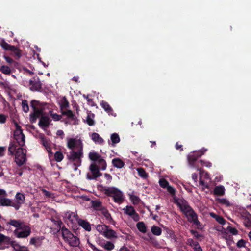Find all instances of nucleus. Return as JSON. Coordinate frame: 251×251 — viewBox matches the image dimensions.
<instances>
[{
    "instance_id": "nucleus-1",
    "label": "nucleus",
    "mask_w": 251,
    "mask_h": 251,
    "mask_svg": "<svg viewBox=\"0 0 251 251\" xmlns=\"http://www.w3.org/2000/svg\"><path fill=\"white\" fill-rule=\"evenodd\" d=\"M7 225L16 227L13 233L18 238H26L31 233L29 225L21 220L10 219Z\"/></svg>"
},
{
    "instance_id": "nucleus-2",
    "label": "nucleus",
    "mask_w": 251,
    "mask_h": 251,
    "mask_svg": "<svg viewBox=\"0 0 251 251\" xmlns=\"http://www.w3.org/2000/svg\"><path fill=\"white\" fill-rule=\"evenodd\" d=\"M17 145L15 141L10 143L8 147V152L10 155H15V161L18 166H21L25 163L26 161V150L20 147L17 148Z\"/></svg>"
},
{
    "instance_id": "nucleus-3",
    "label": "nucleus",
    "mask_w": 251,
    "mask_h": 251,
    "mask_svg": "<svg viewBox=\"0 0 251 251\" xmlns=\"http://www.w3.org/2000/svg\"><path fill=\"white\" fill-rule=\"evenodd\" d=\"M78 150L76 151H72L69 154L67 155L68 160L73 162L75 167L80 166L81 164L82 158L83 157V144L81 141H79Z\"/></svg>"
},
{
    "instance_id": "nucleus-4",
    "label": "nucleus",
    "mask_w": 251,
    "mask_h": 251,
    "mask_svg": "<svg viewBox=\"0 0 251 251\" xmlns=\"http://www.w3.org/2000/svg\"><path fill=\"white\" fill-rule=\"evenodd\" d=\"M103 192L107 196L112 197L115 203L120 204L124 201L123 193L117 188L114 187L104 188Z\"/></svg>"
},
{
    "instance_id": "nucleus-5",
    "label": "nucleus",
    "mask_w": 251,
    "mask_h": 251,
    "mask_svg": "<svg viewBox=\"0 0 251 251\" xmlns=\"http://www.w3.org/2000/svg\"><path fill=\"white\" fill-rule=\"evenodd\" d=\"M64 241L67 243L70 246L73 247H78L80 244L79 239L75 236L72 233L64 227Z\"/></svg>"
},
{
    "instance_id": "nucleus-6",
    "label": "nucleus",
    "mask_w": 251,
    "mask_h": 251,
    "mask_svg": "<svg viewBox=\"0 0 251 251\" xmlns=\"http://www.w3.org/2000/svg\"><path fill=\"white\" fill-rule=\"evenodd\" d=\"M90 160L98 164V166L102 170H105L107 167L106 161L101 155L95 151L90 152L88 154Z\"/></svg>"
},
{
    "instance_id": "nucleus-7",
    "label": "nucleus",
    "mask_w": 251,
    "mask_h": 251,
    "mask_svg": "<svg viewBox=\"0 0 251 251\" xmlns=\"http://www.w3.org/2000/svg\"><path fill=\"white\" fill-rule=\"evenodd\" d=\"M64 123L67 125H76L78 124V120L75 114L71 110H64Z\"/></svg>"
},
{
    "instance_id": "nucleus-8",
    "label": "nucleus",
    "mask_w": 251,
    "mask_h": 251,
    "mask_svg": "<svg viewBox=\"0 0 251 251\" xmlns=\"http://www.w3.org/2000/svg\"><path fill=\"white\" fill-rule=\"evenodd\" d=\"M38 101L33 100L31 102V106L32 107L34 112L30 114V121L34 123L35 122L37 118L41 117L43 115V110L41 109L38 108L37 106L38 105Z\"/></svg>"
},
{
    "instance_id": "nucleus-9",
    "label": "nucleus",
    "mask_w": 251,
    "mask_h": 251,
    "mask_svg": "<svg viewBox=\"0 0 251 251\" xmlns=\"http://www.w3.org/2000/svg\"><path fill=\"white\" fill-rule=\"evenodd\" d=\"M100 169L96 163L91 164L89 166V170L91 174L88 173L86 176L87 178L89 180H94L100 176L102 175V173L100 172Z\"/></svg>"
},
{
    "instance_id": "nucleus-10",
    "label": "nucleus",
    "mask_w": 251,
    "mask_h": 251,
    "mask_svg": "<svg viewBox=\"0 0 251 251\" xmlns=\"http://www.w3.org/2000/svg\"><path fill=\"white\" fill-rule=\"evenodd\" d=\"M184 215L187 218V221L189 222L196 226L198 229L200 228L199 226H201V223L198 220V214L195 212L193 209L187 211Z\"/></svg>"
},
{
    "instance_id": "nucleus-11",
    "label": "nucleus",
    "mask_w": 251,
    "mask_h": 251,
    "mask_svg": "<svg viewBox=\"0 0 251 251\" xmlns=\"http://www.w3.org/2000/svg\"><path fill=\"white\" fill-rule=\"evenodd\" d=\"M207 151V149H201V150L195 151L188 155L187 159L189 163L191 166H194L195 162L197 159L201 156Z\"/></svg>"
},
{
    "instance_id": "nucleus-12",
    "label": "nucleus",
    "mask_w": 251,
    "mask_h": 251,
    "mask_svg": "<svg viewBox=\"0 0 251 251\" xmlns=\"http://www.w3.org/2000/svg\"><path fill=\"white\" fill-rule=\"evenodd\" d=\"M39 139L40 140L41 144L45 147L49 153V156L50 157L53 153L51 151L50 148L51 141L47 138L44 134L41 133L39 135Z\"/></svg>"
},
{
    "instance_id": "nucleus-13",
    "label": "nucleus",
    "mask_w": 251,
    "mask_h": 251,
    "mask_svg": "<svg viewBox=\"0 0 251 251\" xmlns=\"http://www.w3.org/2000/svg\"><path fill=\"white\" fill-rule=\"evenodd\" d=\"M174 202L180 208L181 211L184 214H186L187 211L193 209L189 205L188 202L184 199L179 201L177 199L174 198Z\"/></svg>"
},
{
    "instance_id": "nucleus-14",
    "label": "nucleus",
    "mask_w": 251,
    "mask_h": 251,
    "mask_svg": "<svg viewBox=\"0 0 251 251\" xmlns=\"http://www.w3.org/2000/svg\"><path fill=\"white\" fill-rule=\"evenodd\" d=\"M30 89L33 91H41L42 83L40 78L38 76H35L32 78L29 81Z\"/></svg>"
},
{
    "instance_id": "nucleus-15",
    "label": "nucleus",
    "mask_w": 251,
    "mask_h": 251,
    "mask_svg": "<svg viewBox=\"0 0 251 251\" xmlns=\"http://www.w3.org/2000/svg\"><path fill=\"white\" fill-rule=\"evenodd\" d=\"M78 220L77 215L73 212H67L64 215V222L68 225L70 222L73 225L76 222H77Z\"/></svg>"
},
{
    "instance_id": "nucleus-16",
    "label": "nucleus",
    "mask_w": 251,
    "mask_h": 251,
    "mask_svg": "<svg viewBox=\"0 0 251 251\" xmlns=\"http://www.w3.org/2000/svg\"><path fill=\"white\" fill-rule=\"evenodd\" d=\"M123 210L126 214L131 216L135 221H138L139 220V214L136 212L132 206L127 205Z\"/></svg>"
},
{
    "instance_id": "nucleus-17",
    "label": "nucleus",
    "mask_w": 251,
    "mask_h": 251,
    "mask_svg": "<svg viewBox=\"0 0 251 251\" xmlns=\"http://www.w3.org/2000/svg\"><path fill=\"white\" fill-rule=\"evenodd\" d=\"M15 125L16 126V130L14 132V137H16L18 136L21 137V144H25V135L23 133V131L21 129V127L18 125L17 122L15 123Z\"/></svg>"
},
{
    "instance_id": "nucleus-18",
    "label": "nucleus",
    "mask_w": 251,
    "mask_h": 251,
    "mask_svg": "<svg viewBox=\"0 0 251 251\" xmlns=\"http://www.w3.org/2000/svg\"><path fill=\"white\" fill-rule=\"evenodd\" d=\"M50 122V118L47 116L42 115L39 122V126L42 129H46L49 127Z\"/></svg>"
},
{
    "instance_id": "nucleus-19",
    "label": "nucleus",
    "mask_w": 251,
    "mask_h": 251,
    "mask_svg": "<svg viewBox=\"0 0 251 251\" xmlns=\"http://www.w3.org/2000/svg\"><path fill=\"white\" fill-rule=\"evenodd\" d=\"M100 105L109 115L116 116V114L114 113L112 108L107 102L102 100Z\"/></svg>"
},
{
    "instance_id": "nucleus-20",
    "label": "nucleus",
    "mask_w": 251,
    "mask_h": 251,
    "mask_svg": "<svg viewBox=\"0 0 251 251\" xmlns=\"http://www.w3.org/2000/svg\"><path fill=\"white\" fill-rule=\"evenodd\" d=\"M186 244L191 247H193L194 251H202V249L200 246L199 243L194 241L191 238H189L187 240Z\"/></svg>"
},
{
    "instance_id": "nucleus-21",
    "label": "nucleus",
    "mask_w": 251,
    "mask_h": 251,
    "mask_svg": "<svg viewBox=\"0 0 251 251\" xmlns=\"http://www.w3.org/2000/svg\"><path fill=\"white\" fill-rule=\"evenodd\" d=\"M44 239V236H36L31 238L29 242L30 244L35 247H40L42 244L43 240Z\"/></svg>"
},
{
    "instance_id": "nucleus-22",
    "label": "nucleus",
    "mask_w": 251,
    "mask_h": 251,
    "mask_svg": "<svg viewBox=\"0 0 251 251\" xmlns=\"http://www.w3.org/2000/svg\"><path fill=\"white\" fill-rule=\"evenodd\" d=\"M79 141H81L80 140H77L75 138H68L67 146L71 150L74 149L76 146L78 148Z\"/></svg>"
},
{
    "instance_id": "nucleus-23",
    "label": "nucleus",
    "mask_w": 251,
    "mask_h": 251,
    "mask_svg": "<svg viewBox=\"0 0 251 251\" xmlns=\"http://www.w3.org/2000/svg\"><path fill=\"white\" fill-rule=\"evenodd\" d=\"M77 223L85 230L87 231H90L91 230V225L87 221L81 219H79Z\"/></svg>"
},
{
    "instance_id": "nucleus-24",
    "label": "nucleus",
    "mask_w": 251,
    "mask_h": 251,
    "mask_svg": "<svg viewBox=\"0 0 251 251\" xmlns=\"http://www.w3.org/2000/svg\"><path fill=\"white\" fill-rule=\"evenodd\" d=\"M103 236L107 239L117 238L118 237L116 232L113 229H109L108 227Z\"/></svg>"
},
{
    "instance_id": "nucleus-25",
    "label": "nucleus",
    "mask_w": 251,
    "mask_h": 251,
    "mask_svg": "<svg viewBox=\"0 0 251 251\" xmlns=\"http://www.w3.org/2000/svg\"><path fill=\"white\" fill-rule=\"evenodd\" d=\"M225 189L222 185L216 186L213 190V194L216 196H222L225 194Z\"/></svg>"
},
{
    "instance_id": "nucleus-26",
    "label": "nucleus",
    "mask_w": 251,
    "mask_h": 251,
    "mask_svg": "<svg viewBox=\"0 0 251 251\" xmlns=\"http://www.w3.org/2000/svg\"><path fill=\"white\" fill-rule=\"evenodd\" d=\"M112 163L113 165L117 168H122L125 165L124 162L119 158H115L112 159Z\"/></svg>"
},
{
    "instance_id": "nucleus-27",
    "label": "nucleus",
    "mask_w": 251,
    "mask_h": 251,
    "mask_svg": "<svg viewBox=\"0 0 251 251\" xmlns=\"http://www.w3.org/2000/svg\"><path fill=\"white\" fill-rule=\"evenodd\" d=\"M91 139L95 143L101 144L103 143V139L97 133H93L91 134Z\"/></svg>"
},
{
    "instance_id": "nucleus-28",
    "label": "nucleus",
    "mask_w": 251,
    "mask_h": 251,
    "mask_svg": "<svg viewBox=\"0 0 251 251\" xmlns=\"http://www.w3.org/2000/svg\"><path fill=\"white\" fill-rule=\"evenodd\" d=\"M136 227L138 230L142 233H145L147 232V226L143 222H139L136 224Z\"/></svg>"
},
{
    "instance_id": "nucleus-29",
    "label": "nucleus",
    "mask_w": 251,
    "mask_h": 251,
    "mask_svg": "<svg viewBox=\"0 0 251 251\" xmlns=\"http://www.w3.org/2000/svg\"><path fill=\"white\" fill-rule=\"evenodd\" d=\"M10 51L12 52L13 55L17 59H19L22 56L21 50L16 46H14V49H12Z\"/></svg>"
},
{
    "instance_id": "nucleus-30",
    "label": "nucleus",
    "mask_w": 251,
    "mask_h": 251,
    "mask_svg": "<svg viewBox=\"0 0 251 251\" xmlns=\"http://www.w3.org/2000/svg\"><path fill=\"white\" fill-rule=\"evenodd\" d=\"M211 216L214 218L219 224L224 225L226 223V220L221 216L216 215L213 213L210 214Z\"/></svg>"
},
{
    "instance_id": "nucleus-31",
    "label": "nucleus",
    "mask_w": 251,
    "mask_h": 251,
    "mask_svg": "<svg viewBox=\"0 0 251 251\" xmlns=\"http://www.w3.org/2000/svg\"><path fill=\"white\" fill-rule=\"evenodd\" d=\"M110 138L112 141V146L113 147L115 146V144L119 143L120 141L119 135L116 133L112 134Z\"/></svg>"
},
{
    "instance_id": "nucleus-32",
    "label": "nucleus",
    "mask_w": 251,
    "mask_h": 251,
    "mask_svg": "<svg viewBox=\"0 0 251 251\" xmlns=\"http://www.w3.org/2000/svg\"><path fill=\"white\" fill-rule=\"evenodd\" d=\"M0 46L3 49L6 50H11L12 49H14V46L8 44L4 40L0 42Z\"/></svg>"
},
{
    "instance_id": "nucleus-33",
    "label": "nucleus",
    "mask_w": 251,
    "mask_h": 251,
    "mask_svg": "<svg viewBox=\"0 0 251 251\" xmlns=\"http://www.w3.org/2000/svg\"><path fill=\"white\" fill-rule=\"evenodd\" d=\"M151 231L153 235L156 236H159L162 233L161 228L156 226H153L151 227Z\"/></svg>"
},
{
    "instance_id": "nucleus-34",
    "label": "nucleus",
    "mask_w": 251,
    "mask_h": 251,
    "mask_svg": "<svg viewBox=\"0 0 251 251\" xmlns=\"http://www.w3.org/2000/svg\"><path fill=\"white\" fill-rule=\"evenodd\" d=\"M15 198L17 202L19 203H24L25 201V195L23 193L18 192L15 196Z\"/></svg>"
},
{
    "instance_id": "nucleus-35",
    "label": "nucleus",
    "mask_w": 251,
    "mask_h": 251,
    "mask_svg": "<svg viewBox=\"0 0 251 251\" xmlns=\"http://www.w3.org/2000/svg\"><path fill=\"white\" fill-rule=\"evenodd\" d=\"M108 227V226L105 225H99L97 226L96 229L98 232L103 235Z\"/></svg>"
},
{
    "instance_id": "nucleus-36",
    "label": "nucleus",
    "mask_w": 251,
    "mask_h": 251,
    "mask_svg": "<svg viewBox=\"0 0 251 251\" xmlns=\"http://www.w3.org/2000/svg\"><path fill=\"white\" fill-rule=\"evenodd\" d=\"M137 171L138 175L144 179H146L148 177V174L145 171V170L142 167L138 168Z\"/></svg>"
},
{
    "instance_id": "nucleus-37",
    "label": "nucleus",
    "mask_w": 251,
    "mask_h": 251,
    "mask_svg": "<svg viewBox=\"0 0 251 251\" xmlns=\"http://www.w3.org/2000/svg\"><path fill=\"white\" fill-rule=\"evenodd\" d=\"M11 200L5 198H0V204L3 206H8L11 205Z\"/></svg>"
},
{
    "instance_id": "nucleus-38",
    "label": "nucleus",
    "mask_w": 251,
    "mask_h": 251,
    "mask_svg": "<svg viewBox=\"0 0 251 251\" xmlns=\"http://www.w3.org/2000/svg\"><path fill=\"white\" fill-rule=\"evenodd\" d=\"M101 213L103 215L106 220L109 221L113 220L111 214L106 208L105 207L102 208L101 210Z\"/></svg>"
},
{
    "instance_id": "nucleus-39",
    "label": "nucleus",
    "mask_w": 251,
    "mask_h": 251,
    "mask_svg": "<svg viewBox=\"0 0 251 251\" xmlns=\"http://www.w3.org/2000/svg\"><path fill=\"white\" fill-rule=\"evenodd\" d=\"M92 206L95 210L100 211L104 207L102 206L101 202L97 201H92Z\"/></svg>"
},
{
    "instance_id": "nucleus-40",
    "label": "nucleus",
    "mask_w": 251,
    "mask_h": 251,
    "mask_svg": "<svg viewBox=\"0 0 251 251\" xmlns=\"http://www.w3.org/2000/svg\"><path fill=\"white\" fill-rule=\"evenodd\" d=\"M103 247L106 250L111 251L114 248V245L113 243L110 241H106L104 243Z\"/></svg>"
},
{
    "instance_id": "nucleus-41",
    "label": "nucleus",
    "mask_w": 251,
    "mask_h": 251,
    "mask_svg": "<svg viewBox=\"0 0 251 251\" xmlns=\"http://www.w3.org/2000/svg\"><path fill=\"white\" fill-rule=\"evenodd\" d=\"M0 71L4 74L10 75L11 73V69L8 66L2 65L0 69Z\"/></svg>"
},
{
    "instance_id": "nucleus-42",
    "label": "nucleus",
    "mask_w": 251,
    "mask_h": 251,
    "mask_svg": "<svg viewBox=\"0 0 251 251\" xmlns=\"http://www.w3.org/2000/svg\"><path fill=\"white\" fill-rule=\"evenodd\" d=\"M130 200L132 201L133 204H138L140 201L139 198L134 195H131L130 196Z\"/></svg>"
},
{
    "instance_id": "nucleus-43",
    "label": "nucleus",
    "mask_w": 251,
    "mask_h": 251,
    "mask_svg": "<svg viewBox=\"0 0 251 251\" xmlns=\"http://www.w3.org/2000/svg\"><path fill=\"white\" fill-rule=\"evenodd\" d=\"M54 159L57 162H60L63 159V154L60 151H57L54 153Z\"/></svg>"
},
{
    "instance_id": "nucleus-44",
    "label": "nucleus",
    "mask_w": 251,
    "mask_h": 251,
    "mask_svg": "<svg viewBox=\"0 0 251 251\" xmlns=\"http://www.w3.org/2000/svg\"><path fill=\"white\" fill-rule=\"evenodd\" d=\"M159 183L160 186L163 188H166L169 185L168 181L164 178L160 179Z\"/></svg>"
},
{
    "instance_id": "nucleus-45",
    "label": "nucleus",
    "mask_w": 251,
    "mask_h": 251,
    "mask_svg": "<svg viewBox=\"0 0 251 251\" xmlns=\"http://www.w3.org/2000/svg\"><path fill=\"white\" fill-rule=\"evenodd\" d=\"M23 110L26 113L29 111V107L27 100H24L22 102Z\"/></svg>"
},
{
    "instance_id": "nucleus-46",
    "label": "nucleus",
    "mask_w": 251,
    "mask_h": 251,
    "mask_svg": "<svg viewBox=\"0 0 251 251\" xmlns=\"http://www.w3.org/2000/svg\"><path fill=\"white\" fill-rule=\"evenodd\" d=\"M201 175L202 173L200 172L199 184L200 185H202V186H203V187L202 188V190H204L205 188H208V184L206 183H205L204 180H202Z\"/></svg>"
},
{
    "instance_id": "nucleus-47",
    "label": "nucleus",
    "mask_w": 251,
    "mask_h": 251,
    "mask_svg": "<svg viewBox=\"0 0 251 251\" xmlns=\"http://www.w3.org/2000/svg\"><path fill=\"white\" fill-rule=\"evenodd\" d=\"M227 230L232 235H235L238 234V230L235 227H232L230 226H228L227 227Z\"/></svg>"
},
{
    "instance_id": "nucleus-48",
    "label": "nucleus",
    "mask_w": 251,
    "mask_h": 251,
    "mask_svg": "<svg viewBox=\"0 0 251 251\" xmlns=\"http://www.w3.org/2000/svg\"><path fill=\"white\" fill-rule=\"evenodd\" d=\"M11 245L16 251H23L22 250H21V246L18 244H17L15 241H12L11 243Z\"/></svg>"
},
{
    "instance_id": "nucleus-49",
    "label": "nucleus",
    "mask_w": 251,
    "mask_h": 251,
    "mask_svg": "<svg viewBox=\"0 0 251 251\" xmlns=\"http://www.w3.org/2000/svg\"><path fill=\"white\" fill-rule=\"evenodd\" d=\"M246 241L244 239H240L239 240L237 244L236 245L237 247L240 248L242 247H245L246 246Z\"/></svg>"
},
{
    "instance_id": "nucleus-50",
    "label": "nucleus",
    "mask_w": 251,
    "mask_h": 251,
    "mask_svg": "<svg viewBox=\"0 0 251 251\" xmlns=\"http://www.w3.org/2000/svg\"><path fill=\"white\" fill-rule=\"evenodd\" d=\"M86 122L90 126H92L95 124L94 120L91 118L90 115H88L86 118Z\"/></svg>"
},
{
    "instance_id": "nucleus-51",
    "label": "nucleus",
    "mask_w": 251,
    "mask_h": 251,
    "mask_svg": "<svg viewBox=\"0 0 251 251\" xmlns=\"http://www.w3.org/2000/svg\"><path fill=\"white\" fill-rule=\"evenodd\" d=\"M166 189H167L168 192H169L172 196L175 195L176 191V189L174 187L169 185L166 188Z\"/></svg>"
},
{
    "instance_id": "nucleus-52",
    "label": "nucleus",
    "mask_w": 251,
    "mask_h": 251,
    "mask_svg": "<svg viewBox=\"0 0 251 251\" xmlns=\"http://www.w3.org/2000/svg\"><path fill=\"white\" fill-rule=\"evenodd\" d=\"M21 203H19V202L17 201L16 203L12 202V201H11V205H10V206L14 207L15 210H18L19 209L21 206Z\"/></svg>"
},
{
    "instance_id": "nucleus-53",
    "label": "nucleus",
    "mask_w": 251,
    "mask_h": 251,
    "mask_svg": "<svg viewBox=\"0 0 251 251\" xmlns=\"http://www.w3.org/2000/svg\"><path fill=\"white\" fill-rule=\"evenodd\" d=\"M41 191L42 192V193L47 197L50 198L51 196V193L49 191L46 190L44 189H42Z\"/></svg>"
},
{
    "instance_id": "nucleus-54",
    "label": "nucleus",
    "mask_w": 251,
    "mask_h": 251,
    "mask_svg": "<svg viewBox=\"0 0 251 251\" xmlns=\"http://www.w3.org/2000/svg\"><path fill=\"white\" fill-rule=\"evenodd\" d=\"M7 117L2 114H0V123L4 124L6 121Z\"/></svg>"
},
{
    "instance_id": "nucleus-55",
    "label": "nucleus",
    "mask_w": 251,
    "mask_h": 251,
    "mask_svg": "<svg viewBox=\"0 0 251 251\" xmlns=\"http://www.w3.org/2000/svg\"><path fill=\"white\" fill-rule=\"evenodd\" d=\"M51 116L52 118L55 121H58L60 119L61 116L57 114L56 113H51Z\"/></svg>"
},
{
    "instance_id": "nucleus-56",
    "label": "nucleus",
    "mask_w": 251,
    "mask_h": 251,
    "mask_svg": "<svg viewBox=\"0 0 251 251\" xmlns=\"http://www.w3.org/2000/svg\"><path fill=\"white\" fill-rule=\"evenodd\" d=\"M190 232L192 234L194 235L196 238H199L201 237V235L199 234L196 230L192 229L190 230Z\"/></svg>"
},
{
    "instance_id": "nucleus-57",
    "label": "nucleus",
    "mask_w": 251,
    "mask_h": 251,
    "mask_svg": "<svg viewBox=\"0 0 251 251\" xmlns=\"http://www.w3.org/2000/svg\"><path fill=\"white\" fill-rule=\"evenodd\" d=\"M104 177L108 180V183L111 182L112 179V177L110 174H109L108 173H105Z\"/></svg>"
},
{
    "instance_id": "nucleus-58",
    "label": "nucleus",
    "mask_w": 251,
    "mask_h": 251,
    "mask_svg": "<svg viewBox=\"0 0 251 251\" xmlns=\"http://www.w3.org/2000/svg\"><path fill=\"white\" fill-rule=\"evenodd\" d=\"M14 138L16 140V142H15L17 144L18 143V144L20 147H23L24 146H25V144H21V143H20V142L21 141V137L20 136L14 137Z\"/></svg>"
},
{
    "instance_id": "nucleus-59",
    "label": "nucleus",
    "mask_w": 251,
    "mask_h": 251,
    "mask_svg": "<svg viewBox=\"0 0 251 251\" xmlns=\"http://www.w3.org/2000/svg\"><path fill=\"white\" fill-rule=\"evenodd\" d=\"M69 105V103L67 100V99L64 96V109L68 107Z\"/></svg>"
},
{
    "instance_id": "nucleus-60",
    "label": "nucleus",
    "mask_w": 251,
    "mask_h": 251,
    "mask_svg": "<svg viewBox=\"0 0 251 251\" xmlns=\"http://www.w3.org/2000/svg\"><path fill=\"white\" fill-rule=\"evenodd\" d=\"M201 163L202 164H204V165L206 167H210L212 166V163L211 162H205V161H202V160H201Z\"/></svg>"
},
{
    "instance_id": "nucleus-61",
    "label": "nucleus",
    "mask_w": 251,
    "mask_h": 251,
    "mask_svg": "<svg viewBox=\"0 0 251 251\" xmlns=\"http://www.w3.org/2000/svg\"><path fill=\"white\" fill-rule=\"evenodd\" d=\"M4 58L6 62L8 63H12L14 62L13 60L10 57L5 56Z\"/></svg>"
},
{
    "instance_id": "nucleus-62",
    "label": "nucleus",
    "mask_w": 251,
    "mask_h": 251,
    "mask_svg": "<svg viewBox=\"0 0 251 251\" xmlns=\"http://www.w3.org/2000/svg\"><path fill=\"white\" fill-rule=\"evenodd\" d=\"M220 201L223 204H225L227 205H229V204L228 201L226 199H222Z\"/></svg>"
},
{
    "instance_id": "nucleus-63",
    "label": "nucleus",
    "mask_w": 251,
    "mask_h": 251,
    "mask_svg": "<svg viewBox=\"0 0 251 251\" xmlns=\"http://www.w3.org/2000/svg\"><path fill=\"white\" fill-rule=\"evenodd\" d=\"M5 151V148L0 147V156H2L4 155V152Z\"/></svg>"
},
{
    "instance_id": "nucleus-64",
    "label": "nucleus",
    "mask_w": 251,
    "mask_h": 251,
    "mask_svg": "<svg viewBox=\"0 0 251 251\" xmlns=\"http://www.w3.org/2000/svg\"><path fill=\"white\" fill-rule=\"evenodd\" d=\"M119 251H130L129 249H128L127 247H126L125 246H123L120 248L119 250Z\"/></svg>"
}]
</instances>
